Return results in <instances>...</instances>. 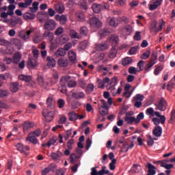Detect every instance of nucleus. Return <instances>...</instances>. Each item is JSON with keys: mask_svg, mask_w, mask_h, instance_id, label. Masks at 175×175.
<instances>
[{"mask_svg": "<svg viewBox=\"0 0 175 175\" xmlns=\"http://www.w3.org/2000/svg\"><path fill=\"white\" fill-rule=\"evenodd\" d=\"M97 82L98 83V87L99 88L104 89L105 87V84H107V90H112L113 85H112V79L110 82L109 77H105L103 80L101 79H97Z\"/></svg>", "mask_w": 175, "mask_h": 175, "instance_id": "1", "label": "nucleus"}, {"mask_svg": "<svg viewBox=\"0 0 175 175\" xmlns=\"http://www.w3.org/2000/svg\"><path fill=\"white\" fill-rule=\"evenodd\" d=\"M57 25V23L53 18H46L44 22L43 29H49L50 32L54 31Z\"/></svg>", "mask_w": 175, "mask_h": 175, "instance_id": "2", "label": "nucleus"}, {"mask_svg": "<svg viewBox=\"0 0 175 175\" xmlns=\"http://www.w3.org/2000/svg\"><path fill=\"white\" fill-rule=\"evenodd\" d=\"M98 166H94V167L91 168V175H104V174H109L113 175L111 172H109L108 169H107V166H102L100 170H97Z\"/></svg>", "mask_w": 175, "mask_h": 175, "instance_id": "3", "label": "nucleus"}, {"mask_svg": "<svg viewBox=\"0 0 175 175\" xmlns=\"http://www.w3.org/2000/svg\"><path fill=\"white\" fill-rule=\"evenodd\" d=\"M146 113L150 115V116H157V118H160V122L161 124H164L166 120V118L164 115H161L159 112H154V108H148L146 111Z\"/></svg>", "mask_w": 175, "mask_h": 175, "instance_id": "4", "label": "nucleus"}, {"mask_svg": "<svg viewBox=\"0 0 175 175\" xmlns=\"http://www.w3.org/2000/svg\"><path fill=\"white\" fill-rule=\"evenodd\" d=\"M67 79L66 76H62V79H60V81L58 85V90L63 94H66L67 92Z\"/></svg>", "mask_w": 175, "mask_h": 175, "instance_id": "5", "label": "nucleus"}, {"mask_svg": "<svg viewBox=\"0 0 175 175\" xmlns=\"http://www.w3.org/2000/svg\"><path fill=\"white\" fill-rule=\"evenodd\" d=\"M76 154H71L70 157L71 163H76L77 159L81 158V155H83V150H81L80 147L77 146L76 148Z\"/></svg>", "mask_w": 175, "mask_h": 175, "instance_id": "6", "label": "nucleus"}, {"mask_svg": "<svg viewBox=\"0 0 175 175\" xmlns=\"http://www.w3.org/2000/svg\"><path fill=\"white\" fill-rule=\"evenodd\" d=\"M156 109H159V111H165L167 107V103L165 98H161L160 100L159 101L158 104H155Z\"/></svg>", "mask_w": 175, "mask_h": 175, "instance_id": "7", "label": "nucleus"}, {"mask_svg": "<svg viewBox=\"0 0 175 175\" xmlns=\"http://www.w3.org/2000/svg\"><path fill=\"white\" fill-rule=\"evenodd\" d=\"M26 142H29V143L34 145L38 144V139L35 135V131H31V133H29L28 135L26 137Z\"/></svg>", "mask_w": 175, "mask_h": 175, "instance_id": "8", "label": "nucleus"}, {"mask_svg": "<svg viewBox=\"0 0 175 175\" xmlns=\"http://www.w3.org/2000/svg\"><path fill=\"white\" fill-rule=\"evenodd\" d=\"M90 24L92 27H96V28H100V27H102L103 23L97 17H92V18H90Z\"/></svg>", "mask_w": 175, "mask_h": 175, "instance_id": "9", "label": "nucleus"}, {"mask_svg": "<svg viewBox=\"0 0 175 175\" xmlns=\"http://www.w3.org/2000/svg\"><path fill=\"white\" fill-rule=\"evenodd\" d=\"M21 126L23 128V132L27 133L29 129H32L33 127H35V123H33V122L26 121V122H23Z\"/></svg>", "mask_w": 175, "mask_h": 175, "instance_id": "10", "label": "nucleus"}, {"mask_svg": "<svg viewBox=\"0 0 175 175\" xmlns=\"http://www.w3.org/2000/svg\"><path fill=\"white\" fill-rule=\"evenodd\" d=\"M33 31H35V29H30L27 30V31H21L19 36L22 40H29L31 33H33Z\"/></svg>", "mask_w": 175, "mask_h": 175, "instance_id": "11", "label": "nucleus"}, {"mask_svg": "<svg viewBox=\"0 0 175 175\" xmlns=\"http://www.w3.org/2000/svg\"><path fill=\"white\" fill-rule=\"evenodd\" d=\"M37 80L39 85L42 87V88H47L49 83L48 81H44V77L42 75H38Z\"/></svg>", "mask_w": 175, "mask_h": 175, "instance_id": "12", "label": "nucleus"}, {"mask_svg": "<svg viewBox=\"0 0 175 175\" xmlns=\"http://www.w3.org/2000/svg\"><path fill=\"white\" fill-rule=\"evenodd\" d=\"M42 116L45 118L46 122H52L54 119L55 112L53 111H51L46 113V112L43 111Z\"/></svg>", "mask_w": 175, "mask_h": 175, "instance_id": "13", "label": "nucleus"}, {"mask_svg": "<svg viewBox=\"0 0 175 175\" xmlns=\"http://www.w3.org/2000/svg\"><path fill=\"white\" fill-rule=\"evenodd\" d=\"M21 57L22 54L21 53V52H16L15 53H14V55H12V62L14 64L17 65V64L21 62Z\"/></svg>", "mask_w": 175, "mask_h": 175, "instance_id": "14", "label": "nucleus"}, {"mask_svg": "<svg viewBox=\"0 0 175 175\" xmlns=\"http://www.w3.org/2000/svg\"><path fill=\"white\" fill-rule=\"evenodd\" d=\"M46 61L47 66L49 68H55L56 61L55 60L54 57H53V56H47Z\"/></svg>", "mask_w": 175, "mask_h": 175, "instance_id": "15", "label": "nucleus"}, {"mask_svg": "<svg viewBox=\"0 0 175 175\" xmlns=\"http://www.w3.org/2000/svg\"><path fill=\"white\" fill-rule=\"evenodd\" d=\"M16 147L18 151H20L21 152H27V151L30 150L29 146H23V144H21V143L16 144Z\"/></svg>", "mask_w": 175, "mask_h": 175, "instance_id": "16", "label": "nucleus"}, {"mask_svg": "<svg viewBox=\"0 0 175 175\" xmlns=\"http://www.w3.org/2000/svg\"><path fill=\"white\" fill-rule=\"evenodd\" d=\"M92 8L94 13H100V12L104 9V5H100L99 3H93Z\"/></svg>", "mask_w": 175, "mask_h": 175, "instance_id": "17", "label": "nucleus"}, {"mask_svg": "<svg viewBox=\"0 0 175 175\" xmlns=\"http://www.w3.org/2000/svg\"><path fill=\"white\" fill-rule=\"evenodd\" d=\"M69 64L68 59L66 57H59L58 59V65L61 68H66Z\"/></svg>", "mask_w": 175, "mask_h": 175, "instance_id": "18", "label": "nucleus"}, {"mask_svg": "<svg viewBox=\"0 0 175 175\" xmlns=\"http://www.w3.org/2000/svg\"><path fill=\"white\" fill-rule=\"evenodd\" d=\"M163 130L161 126H157L152 130V134L155 135V137H161L162 135Z\"/></svg>", "mask_w": 175, "mask_h": 175, "instance_id": "19", "label": "nucleus"}, {"mask_svg": "<svg viewBox=\"0 0 175 175\" xmlns=\"http://www.w3.org/2000/svg\"><path fill=\"white\" fill-rule=\"evenodd\" d=\"M109 46L107 42H101V44H96V49L97 51H105L108 49Z\"/></svg>", "mask_w": 175, "mask_h": 175, "instance_id": "20", "label": "nucleus"}, {"mask_svg": "<svg viewBox=\"0 0 175 175\" xmlns=\"http://www.w3.org/2000/svg\"><path fill=\"white\" fill-rule=\"evenodd\" d=\"M76 17L79 21H84L85 20V13L82 10H79L76 13Z\"/></svg>", "mask_w": 175, "mask_h": 175, "instance_id": "21", "label": "nucleus"}, {"mask_svg": "<svg viewBox=\"0 0 175 175\" xmlns=\"http://www.w3.org/2000/svg\"><path fill=\"white\" fill-rule=\"evenodd\" d=\"M66 77H67L66 83H68V87H69L70 88L76 87L77 85L76 81H75V80H72L70 76L66 75Z\"/></svg>", "mask_w": 175, "mask_h": 175, "instance_id": "22", "label": "nucleus"}, {"mask_svg": "<svg viewBox=\"0 0 175 175\" xmlns=\"http://www.w3.org/2000/svg\"><path fill=\"white\" fill-rule=\"evenodd\" d=\"M163 0L156 1L155 2H153L152 4L149 5V10H155L159 8V6H161Z\"/></svg>", "mask_w": 175, "mask_h": 175, "instance_id": "23", "label": "nucleus"}, {"mask_svg": "<svg viewBox=\"0 0 175 175\" xmlns=\"http://www.w3.org/2000/svg\"><path fill=\"white\" fill-rule=\"evenodd\" d=\"M55 10L57 13H64L65 10V6L63 3H57L55 5Z\"/></svg>", "mask_w": 175, "mask_h": 175, "instance_id": "24", "label": "nucleus"}, {"mask_svg": "<svg viewBox=\"0 0 175 175\" xmlns=\"http://www.w3.org/2000/svg\"><path fill=\"white\" fill-rule=\"evenodd\" d=\"M33 2V0H25L24 2H20L18 3L19 8H29V6H31V3Z\"/></svg>", "mask_w": 175, "mask_h": 175, "instance_id": "25", "label": "nucleus"}, {"mask_svg": "<svg viewBox=\"0 0 175 175\" xmlns=\"http://www.w3.org/2000/svg\"><path fill=\"white\" fill-rule=\"evenodd\" d=\"M43 36L48 38L49 41H53L54 38L53 33L50 31V30H44Z\"/></svg>", "mask_w": 175, "mask_h": 175, "instance_id": "26", "label": "nucleus"}, {"mask_svg": "<svg viewBox=\"0 0 175 175\" xmlns=\"http://www.w3.org/2000/svg\"><path fill=\"white\" fill-rule=\"evenodd\" d=\"M69 40V36L66 34H63L59 38V44L61 45H64V44H66V42H68Z\"/></svg>", "mask_w": 175, "mask_h": 175, "instance_id": "27", "label": "nucleus"}, {"mask_svg": "<svg viewBox=\"0 0 175 175\" xmlns=\"http://www.w3.org/2000/svg\"><path fill=\"white\" fill-rule=\"evenodd\" d=\"M27 66L28 68H36L38 66V62L36 59H29L27 61Z\"/></svg>", "mask_w": 175, "mask_h": 175, "instance_id": "28", "label": "nucleus"}, {"mask_svg": "<svg viewBox=\"0 0 175 175\" xmlns=\"http://www.w3.org/2000/svg\"><path fill=\"white\" fill-rule=\"evenodd\" d=\"M36 14H33V13L31 12V13H29V12H26L23 14V18L25 20H33L35 18Z\"/></svg>", "mask_w": 175, "mask_h": 175, "instance_id": "29", "label": "nucleus"}, {"mask_svg": "<svg viewBox=\"0 0 175 175\" xmlns=\"http://www.w3.org/2000/svg\"><path fill=\"white\" fill-rule=\"evenodd\" d=\"M136 118L135 116H125L124 117V121L128 124H133V123H135Z\"/></svg>", "mask_w": 175, "mask_h": 175, "instance_id": "30", "label": "nucleus"}, {"mask_svg": "<svg viewBox=\"0 0 175 175\" xmlns=\"http://www.w3.org/2000/svg\"><path fill=\"white\" fill-rule=\"evenodd\" d=\"M78 118H79V115H77V113H76L73 111L68 113V118H69V120H70L71 122L77 120Z\"/></svg>", "mask_w": 175, "mask_h": 175, "instance_id": "31", "label": "nucleus"}, {"mask_svg": "<svg viewBox=\"0 0 175 175\" xmlns=\"http://www.w3.org/2000/svg\"><path fill=\"white\" fill-rule=\"evenodd\" d=\"M163 69V66H162V64H156L154 75H155V76H158L159 73L162 72Z\"/></svg>", "mask_w": 175, "mask_h": 175, "instance_id": "32", "label": "nucleus"}, {"mask_svg": "<svg viewBox=\"0 0 175 175\" xmlns=\"http://www.w3.org/2000/svg\"><path fill=\"white\" fill-rule=\"evenodd\" d=\"M18 79L23 81H26V83H29L32 80L31 76H25V75H20Z\"/></svg>", "mask_w": 175, "mask_h": 175, "instance_id": "33", "label": "nucleus"}, {"mask_svg": "<svg viewBox=\"0 0 175 175\" xmlns=\"http://www.w3.org/2000/svg\"><path fill=\"white\" fill-rule=\"evenodd\" d=\"M72 96H73V98H75L76 99H79V98H84L85 93L83 92H72Z\"/></svg>", "mask_w": 175, "mask_h": 175, "instance_id": "34", "label": "nucleus"}, {"mask_svg": "<svg viewBox=\"0 0 175 175\" xmlns=\"http://www.w3.org/2000/svg\"><path fill=\"white\" fill-rule=\"evenodd\" d=\"M46 103L47 105L48 108H51L52 107H53L55 101L53 96H49L46 99Z\"/></svg>", "mask_w": 175, "mask_h": 175, "instance_id": "35", "label": "nucleus"}, {"mask_svg": "<svg viewBox=\"0 0 175 175\" xmlns=\"http://www.w3.org/2000/svg\"><path fill=\"white\" fill-rule=\"evenodd\" d=\"M150 60H151V65L152 68V66H154V65H155V64L157 63V53H156V52H152L151 55Z\"/></svg>", "mask_w": 175, "mask_h": 175, "instance_id": "36", "label": "nucleus"}, {"mask_svg": "<svg viewBox=\"0 0 175 175\" xmlns=\"http://www.w3.org/2000/svg\"><path fill=\"white\" fill-rule=\"evenodd\" d=\"M68 57L70 62H76L77 60L76 53L73 51H68Z\"/></svg>", "mask_w": 175, "mask_h": 175, "instance_id": "37", "label": "nucleus"}, {"mask_svg": "<svg viewBox=\"0 0 175 175\" xmlns=\"http://www.w3.org/2000/svg\"><path fill=\"white\" fill-rule=\"evenodd\" d=\"M66 52L64 48H59V49H57V51H56L55 55V56L58 57V56H64L66 55Z\"/></svg>", "mask_w": 175, "mask_h": 175, "instance_id": "38", "label": "nucleus"}, {"mask_svg": "<svg viewBox=\"0 0 175 175\" xmlns=\"http://www.w3.org/2000/svg\"><path fill=\"white\" fill-rule=\"evenodd\" d=\"M70 36L71 38H77L78 40H80L81 38V36L78 34L75 30H70Z\"/></svg>", "mask_w": 175, "mask_h": 175, "instance_id": "39", "label": "nucleus"}, {"mask_svg": "<svg viewBox=\"0 0 175 175\" xmlns=\"http://www.w3.org/2000/svg\"><path fill=\"white\" fill-rule=\"evenodd\" d=\"M132 62V57H124V59H122V63L123 66H127V65H130Z\"/></svg>", "mask_w": 175, "mask_h": 175, "instance_id": "40", "label": "nucleus"}, {"mask_svg": "<svg viewBox=\"0 0 175 175\" xmlns=\"http://www.w3.org/2000/svg\"><path fill=\"white\" fill-rule=\"evenodd\" d=\"M38 2H33V8H29L30 12H32L33 14H35L36 12L38 10Z\"/></svg>", "mask_w": 175, "mask_h": 175, "instance_id": "41", "label": "nucleus"}, {"mask_svg": "<svg viewBox=\"0 0 175 175\" xmlns=\"http://www.w3.org/2000/svg\"><path fill=\"white\" fill-rule=\"evenodd\" d=\"M10 90L12 92H17L18 91V83H12L10 84Z\"/></svg>", "mask_w": 175, "mask_h": 175, "instance_id": "42", "label": "nucleus"}, {"mask_svg": "<svg viewBox=\"0 0 175 175\" xmlns=\"http://www.w3.org/2000/svg\"><path fill=\"white\" fill-rule=\"evenodd\" d=\"M99 113H100L99 118H101L102 116H106V115H107L108 113V111H106L105 108H103V104L100 108H99Z\"/></svg>", "mask_w": 175, "mask_h": 175, "instance_id": "43", "label": "nucleus"}, {"mask_svg": "<svg viewBox=\"0 0 175 175\" xmlns=\"http://www.w3.org/2000/svg\"><path fill=\"white\" fill-rule=\"evenodd\" d=\"M124 30L126 31V34H127V36H130L133 31L132 25H130L129 24L125 25Z\"/></svg>", "mask_w": 175, "mask_h": 175, "instance_id": "44", "label": "nucleus"}, {"mask_svg": "<svg viewBox=\"0 0 175 175\" xmlns=\"http://www.w3.org/2000/svg\"><path fill=\"white\" fill-rule=\"evenodd\" d=\"M149 167H150V175H154L157 173V167L154 166V165H152V163H150L149 162Z\"/></svg>", "mask_w": 175, "mask_h": 175, "instance_id": "45", "label": "nucleus"}, {"mask_svg": "<svg viewBox=\"0 0 175 175\" xmlns=\"http://www.w3.org/2000/svg\"><path fill=\"white\" fill-rule=\"evenodd\" d=\"M79 33L81 36H88V29H87V27H85V26H83V27L80 28Z\"/></svg>", "mask_w": 175, "mask_h": 175, "instance_id": "46", "label": "nucleus"}, {"mask_svg": "<svg viewBox=\"0 0 175 175\" xmlns=\"http://www.w3.org/2000/svg\"><path fill=\"white\" fill-rule=\"evenodd\" d=\"M59 79V75L57 73H55L53 77L51 79V84H56L57 83Z\"/></svg>", "mask_w": 175, "mask_h": 175, "instance_id": "47", "label": "nucleus"}, {"mask_svg": "<svg viewBox=\"0 0 175 175\" xmlns=\"http://www.w3.org/2000/svg\"><path fill=\"white\" fill-rule=\"evenodd\" d=\"M12 43L18 46V48H21L22 42L21 40H18V38H14L12 40Z\"/></svg>", "mask_w": 175, "mask_h": 175, "instance_id": "48", "label": "nucleus"}, {"mask_svg": "<svg viewBox=\"0 0 175 175\" xmlns=\"http://www.w3.org/2000/svg\"><path fill=\"white\" fill-rule=\"evenodd\" d=\"M33 40L35 44H39V42H41V41H42L43 37L42 36H36L35 37H33Z\"/></svg>", "mask_w": 175, "mask_h": 175, "instance_id": "49", "label": "nucleus"}, {"mask_svg": "<svg viewBox=\"0 0 175 175\" xmlns=\"http://www.w3.org/2000/svg\"><path fill=\"white\" fill-rule=\"evenodd\" d=\"M118 83V79L116 76H114V77H112L111 79L112 89L115 90L116 85H117Z\"/></svg>", "mask_w": 175, "mask_h": 175, "instance_id": "50", "label": "nucleus"}, {"mask_svg": "<svg viewBox=\"0 0 175 175\" xmlns=\"http://www.w3.org/2000/svg\"><path fill=\"white\" fill-rule=\"evenodd\" d=\"M152 63H151V58L149 60V63H148V64H146L144 67V71L145 72H150L151 69H152Z\"/></svg>", "mask_w": 175, "mask_h": 175, "instance_id": "51", "label": "nucleus"}, {"mask_svg": "<svg viewBox=\"0 0 175 175\" xmlns=\"http://www.w3.org/2000/svg\"><path fill=\"white\" fill-rule=\"evenodd\" d=\"M138 70L136 67H133V66H131L129 68V72L131 74V75H137Z\"/></svg>", "mask_w": 175, "mask_h": 175, "instance_id": "52", "label": "nucleus"}, {"mask_svg": "<svg viewBox=\"0 0 175 175\" xmlns=\"http://www.w3.org/2000/svg\"><path fill=\"white\" fill-rule=\"evenodd\" d=\"M144 118V115L143 112H140V113H139L137 116V118H135V123H140V120H143Z\"/></svg>", "mask_w": 175, "mask_h": 175, "instance_id": "53", "label": "nucleus"}, {"mask_svg": "<svg viewBox=\"0 0 175 175\" xmlns=\"http://www.w3.org/2000/svg\"><path fill=\"white\" fill-rule=\"evenodd\" d=\"M64 31V27H62V26H60V27H57V29H56L55 31V35L61 36V34H63Z\"/></svg>", "mask_w": 175, "mask_h": 175, "instance_id": "54", "label": "nucleus"}, {"mask_svg": "<svg viewBox=\"0 0 175 175\" xmlns=\"http://www.w3.org/2000/svg\"><path fill=\"white\" fill-rule=\"evenodd\" d=\"M72 133V129H70V130H67V131H66V133H64V137L65 140H68L69 137H70Z\"/></svg>", "mask_w": 175, "mask_h": 175, "instance_id": "55", "label": "nucleus"}, {"mask_svg": "<svg viewBox=\"0 0 175 175\" xmlns=\"http://www.w3.org/2000/svg\"><path fill=\"white\" fill-rule=\"evenodd\" d=\"M65 103H66L65 99H63V98L58 99L57 105L59 108L60 109L64 108V107L65 106Z\"/></svg>", "mask_w": 175, "mask_h": 175, "instance_id": "56", "label": "nucleus"}, {"mask_svg": "<svg viewBox=\"0 0 175 175\" xmlns=\"http://www.w3.org/2000/svg\"><path fill=\"white\" fill-rule=\"evenodd\" d=\"M150 51L147 50L144 53H142L140 56L141 59H148L150 55Z\"/></svg>", "mask_w": 175, "mask_h": 175, "instance_id": "57", "label": "nucleus"}, {"mask_svg": "<svg viewBox=\"0 0 175 175\" xmlns=\"http://www.w3.org/2000/svg\"><path fill=\"white\" fill-rule=\"evenodd\" d=\"M68 21V17L66 14H62L60 16V24H66Z\"/></svg>", "mask_w": 175, "mask_h": 175, "instance_id": "58", "label": "nucleus"}, {"mask_svg": "<svg viewBox=\"0 0 175 175\" xmlns=\"http://www.w3.org/2000/svg\"><path fill=\"white\" fill-rule=\"evenodd\" d=\"M110 42H112V44H118V42H119V38L118 36H111L110 38Z\"/></svg>", "mask_w": 175, "mask_h": 175, "instance_id": "59", "label": "nucleus"}, {"mask_svg": "<svg viewBox=\"0 0 175 175\" xmlns=\"http://www.w3.org/2000/svg\"><path fill=\"white\" fill-rule=\"evenodd\" d=\"M129 107L126 106V105H124L123 107H122L120 111V115H126V111H128Z\"/></svg>", "mask_w": 175, "mask_h": 175, "instance_id": "60", "label": "nucleus"}, {"mask_svg": "<svg viewBox=\"0 0 175 175\" xmlns=\"http://www.w3.org/2000/svg\"><path fill=\"white\" fill-rule=\"evenodd\" d=\"M94 85L92 83L88 84V87L86 88V92L88 94H90V92H92L94 91Z\"/></svg>", "mask_w": 175, "mask_h": 175, "instance_id": "61", "label": "nucleus"}, {"mask_svg": "<svg viewBox=\"0 0 175 175\" xmlns=\"http://www.w3.org/2000/svg\"><path fill=\"white\" fill-rule=\"evenodd\" d=\"M72 144H74V139L73 138H70L67 142V148H68L69 151L70 150H72Z\"/></svg>", "mask_w": 175, "mask_h": 175, "instance_id": "62", "label": "nucleus"}, {"mask_svg": "<svg viewBox=\"0 0 175 175\" xmlns=\"http://www.w3.org/2000/svg\"><path fill=\"white\" fill-rule=\"evenodd\" d=\"M134 40L136 41H140L142 40V36L140 31H136L134 36Z\"/></svg>", "mask_w": 175, "mask_h": 175, "instance_id": "63", "label": "nucleus"}, {"mask_svg": "<svg viewBox=\"0 0 175 175\" xmlns=\"http://www.w3.org/2000/svg\"><path fill=\"white\" fill-rule=\"evenodd\" d=\"M117 55V51L115 48H112L110 51L109 57H115Z\"/></svg>", "mask_w": 175, "mask_h": 175, "instance_id": "64", "label": "nucleus"}]
</instances>
